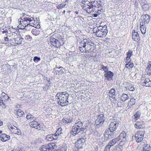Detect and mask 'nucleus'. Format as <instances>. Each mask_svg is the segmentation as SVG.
Here are the masks:
<instances>
[{
	"instance_id": "nucleus-44",
	"label": "nucleus",
	"mask_w": 151,
	"mask_h": 151,
	"mask_svg": "<svg viewBox=\"0 0 151 151\" xmlns=\"http://www.w3.org/2000/svg\"><path fill=\"white\" fill-rule=\"evenodd\" d=\"M23 40V39L22 38H18L16 39V40H17L18 41L17 42V44H21L22 43Z\"/></svg>"
},
{
	"instance_id": "nucleus-15",
	"label": "nucleus",
	"mask_w": 151,
	"mask_h": 151,
	"mask_svg": "<svg viewBox=\"0 0 151 151\" xmlns=\"http://www.w3.org/2000/svg\"><path fill=\"white\" fill-rule=\"evenodd\" d=\"M125 88L127 90H128L130 91H133L135 89L133 85L129 83H126Z\"/></svg>"
},
{
	"instance_id": "nucleus-26",
	"label": "nucleus",
	"mask_w": 151,
	"mask_h": 151,
	"mask_svg": "<svg viewBox=\"0 0 151 151\" xmlns=\"http://www.w3.org/2000/svg\"><path fill=\"white\" fill-rule=\"evenodd\" d=\"M141 115V113L139 112H137L134 115V118L132 119L133 121H136L139 119Z\"/></svg>"
},
{
	"instance_id": "nucleus-2",
	"label": "nucleus",
	"mask_w": 151,
	"mask_h": 151,
	"mask_svg": "<svg viewBox=\"0 0 151 151\" xmlns=\"http://www.w3.org/2000/svg\"><path fill=\"white\" fill-rule=\"evenodd\" d=\"M69 94L66 92H59L56 96L58 98V103L62 106L68 105L69 102L68 101L69 96Z\"/></svg>"
},
{
	"instance_id": "nucleus-38",
	"label": "nucleus",
	"mask_w": 151,
	"mask_h": 151,
	"mask_svg": "<svg viewBox=\"0 0 151 151\" xmlns=\"http://www.w3.org/2000/svg\"><path fill=\"white\" fill-rule=\"evenodd\" d=\"M83 124L81 122L79 121L75 123V125L79 128L82 126Z\"/></svg>"
},
{
	"instance_id": "nucleus-19",
	"label": "nucleus",
	"mask_w": 151,
	"mask_h": 151,
	"mask_svg": "<svg viewBox=\"0 0 151 151\" xmlns=\"http://www.w3.org/2000/svg\"><path fill=\"white\" fill-rule=\"evenodd\" d=\"M94 47L93 44L91 42L89 43L88 45H86V46L85 47V49L84 50V52H87L90 51H91V49L92 48Z\"/></svg>"
},
{
	"instance_id": "nucleus-59",
	"label": "nucleus",
	"mask_w": 151,
	"mask_h": 151,
	"mask_svg": "<svg viewBox=\"0 0 151 151\" xmlns=\"http://www.w3.org/2000/svg\"><path fill=\"white\" fill-rule=\"evenodd\" d=\"M78 133H73L72 134V135H73L74 136H75L76 135V134H78Z\"/></svg>"
},
{
	"instance_id": "nucleus-62",
	"label": "nucleus",
	"mask_w": 151,
	"mask_h": 151,
	"mask_svg": "<svg viewBox=\"0 0 151 151\" xmlns=\"http://www.w3.org/2000/svg\"><path fill=\"white\" fill-rule=\"evenodd\" d=\"M2 124V122L0 120V126H1Z\"/></svg>"
},
{
	"instance_id": "nucleus-43",
	"label": "nucleus",
	"mask_w": 151,
	"mask_h": 151,
	"mask_svg": "<svg viewBox=\"0 0 151 151\" xmlns=\"http://www.w3.org/2000/svg\"><path fill=\"white\" fill-rule=\"evenodd\" d=\"M52 134L53 140L56 139L58 138V136H59L58 134V135L56 133H54L53 134Z\"/></svg>"
},
{
	"instance_id": "nucleus-33",
	"label": "nucleus",
	"mask_w": 151,
	"mask_h": 151,
	"mask_svg": "<svg viewBox=\"0 0 151 151\" xmlns=\"http://www.w3.org/2000/svg\"><path fill=\"white\" fill-rule=\"evenodd\" d=\"M24 113V112L20 109H19L17 111V115L19 117L22 116Z\"/></svg>"
},
{
	"instance_id": "nucleus-3",
	"label": "nucleus",
	"mask_w": 151,
	"mask_h": 151,
	"mask_svg": "<svg viewBox=\"0 0 151 151\" xmlns=\"http://www.w3.org/2000/svg\"><path fill=\"white\" fill-rule=\"evenodd\" d=\"M82 6L83 9L85 10L88 13H90L91 12L93 11L95 7L92 4V2H90L88 0H83L82 1Z\"/></svg>"
},
{
	"instance_id": "nucleus-56",
	"label": "nucleus",
	"mask_w": 151,
	"mask_h": 151,
	"mask_svg": "<svg viewBox=\"0 0 151 151\" xmlns=\"http://www.w3.org/2000/svg\"><path fill=\"white\" fill-rule=\"evenodd\" d=\"M38 124H37V127H36L35 129H38V130H40L41 129V127L40 126H39Z\"/></svg>"
},
{
	"instance_id": "nucleus-13",
	"label": "nucleus",
	"mask_w": 151,
	"mask_h": 151,
	"mask_svg": "<svg viewBox=\"0 0 151 151\" xmlns=\"http://www.w3.org/2000/svg\"><path fill=\"white\" fill-rule=\"evenodd\" d=\"M132 39L134 40L137 42L139 40V35L137 32L134 30L132 31Z\"/></svg>"
},
{
	"instance_id": "nucleus-9",
	"label": "nucleus",
	"mask_w": 151,
	"mask_h": 151,
	"mask_svg": "<svg viewBox=\"0 0 151 151\" xmlns=\"http://www.w3.org/2000/svg\"><path fill=\"white\" fill-rule=\"evenodd\" d=\"M104 121V115L103 114H100L98 117L97 119L95 122V125H96V127L98 126L99 127L100 125L102 124Z\"/></svg>"
},
{
	"instance_id": "nucleus-24",
	"label": "nucleus",
	"mask_w": 151,
	"mask_h": 151,
	"mask_svg": "<svg viewBox=\"0 0 151 151\" xmlns=\"http://www.w3.org/2000/svg\"><path fill=\"white\" fill-rule=\"evenodd\" d=\"M8 128L10 130V131L12 132H19L20 130L19 129H18L17 127L14 126L12 127L11 126H9Z\"/></svg>"
},
{
	"instance_id": "nucleus-41",
	"label": "nucleus",
	"mask_w": 151,
	"mask_h": 151,
	"mask_svg": "<svg viewBox=\"0 0 151 151\" xmlns=\"http://www.w3.org/2000/svg\"><path fill=\"white\" fill-rule=\"evenodd\" d=\"M132 55V51L131 50H129L127 53V58H130Z\"/></svg>"
},
{
	"instance_id": "nucleus-58",
	"label": "nucleus",
	"mask_w": 151,
	"mask_h": 151,
	"mask_svg": "<svg viewBox=\"0 0 151 151\" xmlns=\"http://www.w3.org/2000/svg\"><path fill=\"white\" fill-rule=\"evenodd\" d=\"M32 33L33 34V35H35V36L37 35V34H36L35 32V31H32Z\"/></svg>"
},
{
	"instance_id": "nucleus-50",
	"label": "nucleus",
	"mask_w": 151,
	"mask_h": 151,
	"mask_svg": "<svg viewBox=\"0 0 151 151\" xmlns=\"http://www.w3.org/2000/svg\"><path fill=\"white\" fill-rule=\"evenodd\" d=\"M25 38L26 40H28L30 41L32 39V37L29 35H27L25 36Z\"/></svg>"
},
{
	"instance_id": "nucleus-37",
	"label": "nucleus",
	"mask_w": 151,
	"mask_h": 151,
	"mask_svg": "<svg viewBox=\"0 0 151 151\" xmlns=\"http://www.w3.org/2000/svg\"><path fill=\"white\" fill-rule=\"evenodd\" d=\"M101 68L102 70L104 71L105 73L108 71V69L107 67L103 65H101Z\"/></svg>"
},
{
	"instance_id": "nucleus-1",
	"label": "nucleus",
	"mask_w": 151,
	"mask_h": 151,
	"mask_svg": "<svg viewBox=\"0 0 151 151\" xmlns=\"http://www.w3.org/2000/svg\"><path fill=\"white\" fill-rule=\"evenodd\" d=\"M20 19V21L19 20V27L21 29H27L29 25V27H34L35 25V21L33 18L30 16L25 15L23 16V18Z\"/></svg>"
},
{
	"instance_id": "nucleus-61",
	"label": "nucleus",
	"mask_w": 151,
	"mask_h": 151,
	"mask_svg": "<svg viewBox=\"0 0 151 151\" xmlns=\"http://www.w3.org/2000/svg\"><path fill=\"white\" fill-rule=\"evenodd\" d=\"M98 16V14H94V16H93V17H97Z\"/></svg>"
},
{
	"instance_id": "nucleus-10",
	"label": "nucleus",
	"mask_w": 151,
	"mask_h": 151,
	"mask_svg": "<svg viewBox=\"0 0 151 151\" xmlns=\"http://www.w3.org/2000/svg\"><path fill=\"white\" fill-rule=\"evenodd\" d=\"M143 133H137L135 134V139L137 142H140L143 140L144 137Z\"/></svg>"
},
{
	"instance_id": "nucleus-25",
	"label": "nucleus",
	"mask_w": 151,
	"mask_h": 151,
	"mask_svg": "<svg viewBox=\"0 0 151 151\" xmlns=\"http://www.w3.org/2000/svg\"><path fill=\"white\" fill-rule=\"evenodd\" d=\"M147 73L149 75L151 74V63H148V65L145 70Z\"/></svg>"
},
{
	"instance_id": "nucleus-17",
	"label": "nucleus",
	"mask_w": 151,
	"mask_h": 151,
	"mask_svg": "<svg viewBox=\"0 0 151 151\" xmlns=\"http://www.w3.org/2000/svg\"><path fill=\"white\" fill-rule=\"evenodd\" d=\"M142 84L146 87H150L151 86V81L149 78H146L144 81L142 82Z\"/></svg>"
},
{
	"instance_id": "nucleus-32",
	"label": "nucleus",
	"mask_w": 151,
	"mask_h": 151,
	"mask_svg": "<svg viewBox=\"0 0 151 151\" xmlns=\"http://www.w3.org/2000/svg\"><path fill=\"white\" fill-rule=\"evenodd\" d=\"M135 103V100L134 99H130V101L128 102V106L130 107V106H132Z\"/></svg>"
},
{
	"instance_id": "nucleus-4",
	"label": "nucleus",
	"mask_w": 151,
	"mask_h": 151,
	"mask_svg": "<svg viewBox=\"0 0 151 151\" xmlns=\"http://www.w3.org/2000/svg\"><path fill=\"white\" fill-rule=\"evenodd\" d=\"M108 32V30L104 27H98L95 32L96 36L99 37H106Z\"/></svg>"
},
{
	"instance_id": "nucleus-22",
	"label": "nucleus",
	"mask_w": 151,
	"mask_h": 151,
	"mask_svg": "<svg viewBox=\"0 0 151 151\" xmlns=\"http://www.w3.org/2000/svg\"><path fill=\"white\" fill-rule=\"evenodd\" d=\"M126 133H121L118 138L119 140L121 139L122 141H124L126 140Z\"/></svg>"
},
{
	"instance_id": "nucleus-55",
	"label": "nucleus",
	"mask_w": 151,
	"mask_h": 151,
	"mask_svg": "<svg viewBox=\"0 0 151 151\" xmlns=\"http://www.w3.org/2000/svg\"><path fill=\"white\" fill-rule=\"evenodd\" d=\"M129 59H130V58H127V57L126 58V62H127V63H128V62H129V61H130V60H129Z\"/></svg>"
},
{
	"instance_id": "nucleus-29",
	"label": "nucleus",
	"mask_w": 151,
	"mask_h": 151,
	"mask_svg": "<svg viewBox=\"0 0 151 151\" xmlns=\"http://www.w3.org/2000/svg\"><path fill=\"white\" fill-rule=\"evenodd\" d=\"M37 122L35 121H33L29 123V125L32 127L35 128L36 127H37Z\"/></svg>"
},
{
	"instance_id": "nucleus-51",
	"label": "nucleus",
	"mask_w": 151,
	"mask_h": 151,
	"mask_svg": "<svg viewBox=\"0 0 151 151\" xmlns=\"http://www.w3.org/2000/svg\"><path fill=\"white\" fill-rule=\"evenodd\" d=\"M66 151V147H61L60 149L56 151Z\"/></svg>"
},
{
	"instance_id": "nucleus-48",
	"label": "nucleus",
	"mask_w": 151,
	"mask_h": 151,
	"mask_svg": "<svg viewBox=\"0 0 151 151\" xmlns=\"http://www.w3.org/2000/svg\"><path fill=\"white\" fill-rule=\"evenodd\" d=\"M26 118L27 119H31L33 118V116L29 113L28 114H27L26 116Z\"/></svg>"
},
{
	"instance_id": "nucleus-11",
	"label": "nucleus",
	"mask_w": 151,
	"mask_h": 151,
	"mask_svg": "<svg viewBox=\"0 0 151 151\" xmlns=\"http://www.w3.org/2000/svg\"><path fill=\"white\" fill-rule=\"evenodd\" d=\"M50 43L55 47H58L59 45V41L51 37L50 39Z\"/></svg>"
},
{
	"instance_id": "nucleus-12",
	"label": "nucleus",
	"mask_w": 151,
	"mask_h": 151,
	"mask_svg": "<svg viewBox=\"0 0 151 151\" xmlns=\"http://www.w3.org/2000/svg\"><path fill=\"white\" fill-rule=\"evenodd\" d=\"M113 75V73L110 71L106 72L104 74V76L108 80H111L112 79Z\"/></svg>"
},
{
	"instance_id": "nucleus-27",
	"label": "nucleus",
	"mask_w": 151,
	"mask_h": 151,
	"mask_svg": "<svg viewBox=\"0 0 151 151\" xmlns=\"http://www.w3.org/2000/svg\"><path fill=\"white\" fill-rule=\"evenodd\" d=\"M151 149L150 145L148 144L145 145L143 147V149L141 151H149Z\"/></svg>"
},
{
	"instance_id": "nucleus-57",
	"label": "nucleus",
	"mask_w": 151,
	"mask_h": 151,
	"mask_svg": "<svg viewBox=\"0 0 151 151\" xmlns=\"http://www.w3.org/2000/svg\"><path fill=\"white\" fill-rule=\"evenodd\" d=\"M62 129L61 128H59L57 130V131L56 132H61L62 131Z\"/></svg>"
},
{
	"instance_id": "nucleus-64",
	"label": "nucleus",
	"mask_w": 151,
	"mask_h": 151,
	"mask_svg": "<svg viewBox=\"0 0 151 151\" xmlns=\"http://www.w3.org/2000/svg\"><path fill=\"white\" fill-rule=\"evenodd\" d=\"M75 13L76 14H78V11H75Z\"/></svg>"
},
{
	"instance_id": "nucleus-46",
	"label": "nucleus",
	"mask_w": 151,
	"mask_h": 151,
	"mask_svg": "<svg viewBox=\"0 0 151 151\" xmlns=\"http://www.w3.org/2000/svg\"><path fill=\"white\" fill-rule=\"evenodd\" d=\"M111 147L108 144L105 147L104 151H110V149Z\"/></svg>"
},
{
	"instance_id": "nucleus-49",
	"label": "nucleus",
	"mask_w": 151,
	"mask_h": 151,
	"mask_svg": "<svg viewBox=\"0 0 151 151\" xmlns=\"http://www.w3.org/2000/svg\"><path fill=\"white\" fill-rule=\"evenodd\" d=\"M68 1L66 0L64 2H63L62 4H60L61 5V6L63 8L66 5V3H68Z\"/></svg>"
},
{
	"instance_id": "nucleus-8",
	"label": "nucleus",
	"mask_w": 151,
	"mask_h": 151,
	"mask_svg": "<svg viewBox=\"0 0 151 151\" xmlns=\"http://www.w3.org/2000/svg\"><path fill=\"white\" fill-rule=\"evenodd\" d=\"M117 119H114L111 120V123L109 127V130L111 132H113L116 129L118 124H117Z\"/></svg>"
},
{
	"instance_id": "nucleus-42",
	"label": "nucleus",
	"mask_w": 151,
	"mask_h": 151,
	"mask_svg": "<svg viewBox=\"0 0 151 151\" xmlns=\"http://www.w3.org/2000/svg\"><path fill=\"white\" fill-rule=\"evenodd\" d=\"M40 60V58L37 56H35L34 58L33 61L35 63H37Z\"/></svg>"
},
{
	"instance_id": "nucleus-54",
	"label": "nucleus",
	"mask_w": 151,
	"mask_h": 151,
	"mask_svg": "<svg viewBox=\"0 0 151 151\" xmlns=\"http://www.w3.org/2000/svg\"><path fill=\"white\" fill-rule=\"evenodd\" d=\"M4 41L6 42H8L9 41V39L7 37H5L4 38Z\"/></svg>"
},
{
	"instance_id": "nucleus-35",
	"label": "nucleus",
	"mask_w": 151,
	"mask_h": 151,
	"mask_svg": "<svg viewBox=\"0 0 151 151\" xmlns=\"http://www.w3.org/2000/svg\"><path fill=\"white\" fill-rule=\"evenodd\" d=\"M149 7V6L148 4H145L142 6V8L144 11L147 10Z\"/></svg>"
},
{
	"instance_id": "nucleus-14",
	"label": "nucleus",
	"mask_w": 151,
	"mask_h": 151,
	"mask_svg": "<svg viewBox=\"0 0 151 151\" xmlns=\"http://www.w3.org/2000/svg\"><path fill=\"white\" fill-rule=\"evenodd\" d=\"M150 16L147 14L142 15L141 17L142 19H143L144 24H148L149 23L150 21Z\"/></svg>"
},
{
	"instance_id": "nucleus-31",
	"label": "nucleus",
	"mask_w": 151,
	"mask_h": 151,
	"mask_svg": "<svg viewBox=\"0 0 151 151\" xmlns=\"http://www.w3.org/2000/svg\"><path fill=\"white\" fill-rule=\"evenodd\" d=\"M105 138L106 140L111 139L113 138V135L112 134H107L106 133L104 134Z\"/></svg>"
},
{
	"instance_id": "nucleus-28",
	"label": "nucleus",
	"mask_w": 151,
	"mask_h": 151,
	"mask_svg": "<svg viewBox=\"0 0 151 151\" xmlns=\"http://www.w3.org/2000/svg\"><path fill=\"white\" fill-rule=\"evenodd\" d=\"M134 127L138 129H140L143 127L142 123L138 122H137L134 125Z\"/></svg>"
},
{
	"instance_id": "nucleus-18",
	"label": "nucleus",
	"mask_w": 151,
	"mask_h": 151,
	"mask_svg": "<svg viewBox=\"0 0 151 151\" xmlns=\"http://www.w3.org/2000/svg\"><path fill=\"white\" fill-rule=\"evenodd\" d=\"M10 136L6 134H2L0 137V139L3 142H5L9 139Z\"/></svg>"
},
{
	"instance_id": "nucleus-47",
	"label": "nucleus",
	"mask_w": 151,
	"mask_h": 151,
	"mask_svg": "<svg viewBox=\"0 0 151 151\" xmlns=\"http://www.w3.org/2000/svg\"><path fill=\"white\" fill-rule=\"evenodd\" d=\"M64 119L66 122L67 123L72 122L73 121L72 119H70V118L68 119L67 118H65Z\"/></svg>"
},
{
	"instance_id": "nucleus-60",
	"label": "nucleus",
	"mask_w": 151,
	"mask_h": 151,
	"mask_svg": "<svg viewBox=\"0 0 151 151\" xmlns=\"http://www.w3.org/2000/svg\"><path fill=\"white\" fill-rule=\"evenodd\" d=\"M5 94H6L4 92H2L1 93L2 96H3V97L4 96Z\"/></svg>"
},
{
	"instance_id": "nucleus-52",
	"label": "nucleus",
	"mask_w": 151,
	"mask_h": 151,
	"mask_svg": "<svg viewBox=\"0 0 151 151\" xmlns=\"http://www.w3.org/2000/svg\"><path fill=\"white\" fill-rule=\"evenodd\" d=\"M4 97L6 100H8L9 98V96H8L6 94H5V95L4 96Z\"/></svg>"
},
{
	"instance_id": "nucleus-63",
	"label": "nucleus",
	"mask_w": 151,
	"mask_h": 151,
	"mask_svg": "<svg viewBox=\"0 0 151 151\" xmlns=\"http://www.w3.org/2000/svg\"><path fill=\"white\" fill-rule=\"evenodd\" d=\"M100 12H101V10H99L97 11V13H99V14H100Z\"/></svg>"
},
{
	"instance_id": "nucleus-5",
	"label": "nucleus",
	"mask_w": 151,
	"mask_h": 151,
	"mask_svg": "<svg viewBox=\"0 0 151 151\" xmlns=\"http://www.w3.org/2000/svg\"><path fill=\"white\" fill-rule=\"evenodd\" d=\"M91 42V41L89 38L83 39L80 42L79 47V50L82 52H84L85 47Z\"/></svg>"
},
{
	"instance_id": "nucleus-36",
	"label": "nucleus",
	"mask_w": 151,
	"mask_h": 151,
	"mask_svg": "<svg viewBox=\"0 0 151 151\" xmlns=\"http://www.w3.org/2000/svg\"><path fill=\"white\" fill-rule=\"evenodd\" d=\"M123 147H115L113 150L112 151H122Z\"/></svg>"
},
{
	"instance_id": "nucleus-30",
	"label": "nucleus",
	"mask_w": 151,
	"mask_h": 151,
	"mask_svg": "<svg viewBox=\"0 0 151 151\" xmlns=\"http://www.w3.org/2000/svg\"><path fill=\"white\" fill-rule=\"evenodd\" d=\"M129 98V97L125 93L122 94L121 97V99L123 101H125Z\"/></svg>"
},
{
	"instance_id": "nucleus-21",
	"label": "nucleus",
	"mask_w": 151,
	"mask_h": 151,
	"mask_svg": "<svg viewBox=\"0 0 151 151\" xmlns=\"http://www.w3.org/2000/svg\"><path fill=\"white\" fill-rule=\"evenodd\" d=\"M119 141V139L118 138L113 139L108 143V145L111 147L114 145Z\"/></svg>"
},
{
	"instance_id": "nucleus-45",
	"label": "nucleus",
	"mask_w": 151,
	"mask_h": 151,
	"mask_svg": "<svg viewBox=\"0 0 151 151\" xmlns=\"http://www.w3.org/2000/svg\"><path fill=\"white\" fill-rule=\"evenodd\" d=\"M56 68H58V67H57V66L56 67ZM59 68V69H60V68H61V69L60 71H59V70H57L59 72V73L60 74H63L64 73V72L63 71V68L62 67H60L59 68Z\"/></svg>"
},
{
	"instance_id": "nucleus-34",
	"label": "nucleus",
	"mask_w": 151,
	"mask_h": 151,
	"mask_svg": "<svg viewBox=\"0 0 151 151\" xmlns=\"http://www.w3.org/2000/svg\"><path fill=\"white\" fill-rule=\"evenodd\" d=\"M134 65L131 62H128V63H127L125 65L126 67L129 69L133 68Z\"/></svg>"
},
{
	"instance_id": "nucleus-16",
	"label": "nucleus",
	"mask_w": 151,
	"mask_h": 151,
	"mask_svg": "<svg viewBox=\"0 0 151 151\" xmlns=\"http://www.w3.org/2000/svg\"><path fill=\"white\" fill-rule=\"evenodd\" d=\"M85 129L83 128H78L75 125L73 126L72 127V132H80L81 131L83 132Z\"/></svg>"
},
{
	"instance_id": "nucleus-7",
	"label": "nucleus",
	"mask_w": 151,
	"mask_h": 151,
	"mask_svg": "<svg viewBox=\"0 0 151 151\" xmlns=\"http://www.w3.org/2000/svg\"><path fill=\"white\" fill-rule=\"evenodd\" d=\"M81 135L82 137L78 139L75 143V146L78 150L83 148L85 142V139L83 137L84 136L83 133H81Z\"/></svg>"
},
{
	"instance_id": "nucleus-39",
	"label": "nucleus",
	"mask_w": 151,
	"mask_h": 151,
	"mask_svg": "<svg viewBox=\"0 0 151 151\" xmlns=\"http://www.w3.org/2000/svg\"><path fill=\"white\" fill-rule=\"evenodd\" d=\"M52 136V134L48 135L47 136V138L49 141H52L53 140L52 139L53 137Z\"/></svg>"
},
{
	"instance_id": "nucleus-40",
	"label": "nucleus",
	"mask_w": 151,
	"mask_h": 151,
	"mask_svg": "<svg viewBox=\"0 0 151 151\" xmlns=\"http://www.w3.org/2000/svg\"><path fill=\"white\" fill-rule=\"evenodd\" d=\"M126 143L125 142V141H122L120 142V143L119 144V146H116V147H123V146Z\"/></svg>"
},
{
	"instance_id": "nucleus-53",
	"label": "nucleus",
	"mask_w": 151,
	"mask_h": 151,
	"mask_svg": "<svg viewBox=\"0 0 151 151\" xmlns=\"http://www.w3.org/2000/svg\"><path fill=\"white\" fill-rule=\"evenodd\" d=\"M57 8L58 9H61L62 7L61 6V5L60 4L57 6Z\"/></svg>"
},
{
	"instance_id": "nucleus-23",
	"label": "nucleus",
	"mask_w": 151,
	"mask_h": 151,
	"mask_svg": "<svg viewBox=\"0 0 151 151\" xmlns=\"http://www.w3.org/2000/svg\"><path fill=\"white\" fill-rule=\"evenodd\" d=\"M140 30L142 34H145L146 33V28L145 27V25L143 24V23H140Z\"/></svg>"
},
{
	"instance_id": "nucleus-6",
	"label": "nucleus",
	"mask_w": 151,
	"mask_h": 151,
	"mask_svg": "<svg viewBox=\"0 0 151 151\" xmlns=\"http://www.w3.org/2000/svg\"><path fill=\"white\" fill-rule=\"evenodd\" d=\"M56 147L54 143H50L47 145H43L41 146L39 150L41 151H51Z\"/></svg>"
},
{
	"instance_id": "nucleus-20",
	"label": "nucleus",
	"mask_w": 151,
	"mask_h": 151,
	"mask_svg": "<svg viewBox=\"0 0 151 151\" xmlns=\"http://www.w3.org/2000/svg\"><path fill=\"white\" fill-rule=\"evenodd\" d=\"M115 90L113 89H111L109 91V95L110 98L112 99H115Z\"/></svg>"
}]
</instances>
